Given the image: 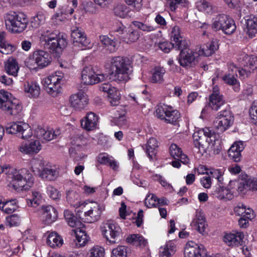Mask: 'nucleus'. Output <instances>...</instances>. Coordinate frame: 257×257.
<instances>
[{"instance_id": "59", "label": "nucleus", "mask_w": 257, "mask_h": 257, "mask_svg": "<svg viewBox=\"0 0 257 257\" xmlns=\"http://www.w3.org/2000/svg\"><path fill=\"white\" fill-rule=\"evenodd\" d=\"M160 203V200L153 193L149 194L145 199V205L148 208L156 207Z\"/></svg>"}, {"instance_id": "14", "label": "nucleus", "mask_w": 257, "mask_h": 257, "mask_svg": "<svg viewBox=\"0 0 257 257\" xmlns=\"http://www.w3.org/2000/svg\"><path fill=\"white\" fill-rule=\"evenodd\" d=\"M179 57V62L183 67H192L198 63L199 57L196 49L192 50L188 48L181 49Z\"/></svg>"}, {"instance_id": "37", "label": "nucleus", "mask_w": 257, "mask_h": 257, "mask_svg": "<svg viewBox=\"0 0 257 257\" xmlns=\"http://www.w3.org/2000/svg\"><path fill=\"white\" fill-rule=\"evenodd\" d=\"M58 175V171L47 164L42 172L40 174L39 177L45 180L53 181L57 178Z\"/></svg>"}, {"instance_id": "54", "label": "nucleus", "mask_w": 257, "mask_h": 257, "mask_svg": "<svg viewBox=\"0 0 257 257\" xmlns=\"http://www.w3.org/2000/svg\"><path fill=\"white\" fill-rule=\"evenodd\" d=\"M71 144L74 147L82 149L89 144V141L83 136H77L73 139Z\"/></svg>"}, {"instance_id": "62", "label": "nucleus", "mask_w": 257, "mask_h": 257, "mask_svg": "<svg viewBox=\"0 0 257 257\" xmlns=\"http://www.w3.org/2000/svg\"><path fill=\"white\" fill-rule=\"evenodd\" d=\"M76 239L80 246L84 245L88 241V236L84 231L79 230L75 232Z\"/></svg>"}, {"instance_id": "41", "label": "nucleus", "mask_w": 257, "mask_h": 257, "mask_svg": "<svg viewBox=\"0 0 257 257\" xmlns=\"http://www.w3.org/2000/svg\"><path fill=\"white\" fill-rule=\"evenodd\" d=\"M213 194L219 199L230 200L233 197V194L229 189L221 186L215 188Z\"/></svg>"}, {"instance_id": "20", "label": "nucleus", "mask_w": 257, "mask_h": 257, "mask_svg": "<svg viewBox=\"0 0 257 257\" xmlns=\"http://www.w3.org/2000/svg\"><path fill=\"white\" fill-rule=\"evenodd\" d=\"M42 149V145L38 140H31L22 143L18 147V150L23 155L33 156L38 154Z\"/></svg>"}, {"instance_id": "46", "label": "nucleus", "mask_w": 257, "mask_h": 257, "mask_svg": "<svg viewBox=\"0 0 257 257\" xmlns=\"http://www.w3.org/2000/svg\"><path fill=\"white\" fill-rule=\"evenodd\" d=\"M18 133L22 135L23 139H28L33 135V132L30 126L27 123L19 121Z\"/></svg>"}, {"instance_id": "39", "label": "nucleus", "mask_w": 257, "mask_h": 257, "mask_svg": "<svg viewBox=\"0 0 257 257\" xmlns=\"http://www.w3.org/2000/svg\"><path fill=\"white\" fill-rule=\"evenodd\" d=\"M176 251V246L172 241L167 242L160 248L159 257H170Z\"/></svg>"}, {"instance_id": "38", "label": "nucleus", "mask_w": 257, "mask_h": 257, "mask_svg": "<svg viewBox=\"0 0 257 257\" xmlns=\"http://www.w3.org/2000/svg\"><path fill=\"white\" fill-rule=\"evenodd\" d=\"M170 37L171 40L174 42L173 44L179 49H181L183 46H184L185 42L180 34V29L178 26H174L172 27Z\"/></svg>"}, {"instance_id": "16", "label": "nucleus", "mask_w": 257, "mask_h": 257, "mask_svg": "<svg viewBox=\"0 0 257 257\" xmlns=\"http://www.w3.org/2000/svg\"><path fill=\"white\" fill-rule=\"evenodd\" d=\"M190 225L194 227L200 234L202 235L207 234L208 224L204 213L201 210H196L191 221Z\"/></svg>"}, {"instance_id": "63", "label": "nucleus", "mask_w": 257, "mask_h": 257, "mask_svg": "<svg viewBox=\"0 0 257 257\" xmlns=\"http://www.w3.org/2000/svg\"><path fill=\"white\" fill-rule=\"evenodd\" d=\"M224 171L222 169L210 168L209 175H211L212 177L216 179L220 183H222L223 180L222 177Z\"/></svg>"}, {"instance_id": "40", "label": "nucleus", "mask_w": 257, "mask_h": 257, "mask_svg": "<svg viewBox=\"0 0 257 257\" xmlns=\"http://www.w3.org/2000/svg\"><path fill=\"white\" fill-rule=\"evenodd\" d=\"M19 69L18 63L14 59H9L5 64V71L10 75L17 77Z\"/></svg>"}, {"instance_id": "26", "label": "nucleus", "mask_w": 257, "mask_h": 257, "mask_svg": "<svg viewBox=\"0 0 257 257\" xmlns=\"http://www.w3.org/2000/svg\"><path fill=\"white\" fill-rule=\"evenodd\" d=\"M24 91L30 98H37L41 92L39 83L36 81H26L24 83Z\"/></svg>"}, {"instance_id": "24", "label": "nucleus", "mask_w": 257, "mask_h": 257, "mask_svg": "<svg viewBox=\"0 0 257 257\" xmlns=\"http://www.w3.org/2000/svg\"><path fill=\"white\" fill-rule=\"evenodd\" d=\"M40 217L44 224L50 225L57 219L58 212L57 210L52 206L43 207Z\"/></svg>"}, {"instance_id": "22", "label": "nucleus", "mask_w": 257, "mask_h": 257, "mask_svg": "<svg viewBox=\"0 0 257 257\" xmlns=\"http://www.w3.org/2000/svg\"><path fill=\"white\" fill-rule=\"evenodd\" d=\"M225 103L223 96L220 93L219 87L215 85L209 96L208 105L212 109L218 110Z\"/></svg>"}, {"instance_id": "28", "label": "nucleus", "mask_w": 257, "mask_h": 257, "mask_svg": "<svg viewBox=\"0 0 257 257\" xmlns=\"http://www.w3.org/2000/svg\"><path fill=\"white\" fill-rule=\"evenodd\" d=\"M243 149V142L237 141L234 142L228 151L229 157L235 162H239L241 157V152Z\"/></svg>"}, {"instance_id": "18", "label": "nucleus", "mask_w": 257, "mask_h": 257, "mask_svg": "<svg viewBox=\"0 0 257 257\" xmlns=\"http://www.w3.org/2000/svg\"><path fill=\"white\" fill-rule=\"evenodd\" d=\"M35 133L37 138L41 139L43 142L50 141L57 138L61 134L59 128L54 130L52 128L43 127L40 125L35 128Z\"/></svg>"}, {"instance_id": "35", "label": "nucleus", "mask_w": 257, "mask_h": 257, "mask_svg": "<svg viewBox=\"0 0 257 257\" xmlns=\"http://www.w3.org/2000/svg\"><path fill=\"white\" fill-rule=\"evenodd\" d=\"M47 163L42 159L38 158H33L30 162L31 170L36 175L40 176Z\"/></svg>"}, {"instance_id": "8", "label": "nucleus", "mask_w": 257, "mask_h": 257, "mask_svg": "<svg viewBox=\"0 0 257 257\" xmlns=\"http://www.w3.org/2000/svg\"><path fill=\"white\" fill-rule=\"evenodd\" d=\"M51 60V57L47 52L37 50L26 59L25 65L31 70H37L48 66Z\"/></svg>"}, {"instance_id": "1", "label": "nucleus", "mask_w": 257, "mask_h": 257, "mask_svg": "<svg viewBox=\"0 0 257 257\" xmlns=\"http://www.w3.org/2000/svg\"><path fill=\"white\" fill-rule=\"evenodd\" d=\"M193 139L195 147L201 153L211 150L218 153L222 149V142L219 136L207 127L195 131Z\"/></svg>"}, {"instance_id": "25", "label": "nucleus", "mask_w": 257, "mask_h": 257, "mask_svg": "<svg viewBox=\"0 0 257 257\" xmlns=\"http://www.w3.org/2000/svg\"><path fill=\"white\" fill-rule=\"evenodd\" d=\"M195 49L199 58L201 56L209 57L218 49V45L217 42L212 41L206 44L197 46Z\"/></svg>"}, {"instance_id": "29", "label": "nucleus", "mask_w": 257, "mask_h": 257, "mask_svg": "<svg viewBox=\"0 0 257 257\" xmlns=\"http://www.w3.org/2000/svg\"><path fill=\"white\" fill-rule=\"evenodd\" d=\"M6 109L3 110L9 115L17 117L20 115L22 111V105L20 101L16 98H14L9 102V104L6 105Z\"/></svg>"}, {"instance_id": "30", "label": "nucleus", "mask_w": 257, "mask_h": 257, "mask_svg": "<svg viewBox=\"0 0 257 257\" xmlns=\"http://www.w3.org/2000/svg\"><path fill=\"white\" fill-rule=\"evenodd\" d=\"M142 147L150 160L155 158L157 154V149L159 147L158 142L156 138H150L146 144L142 145Z\"/></svg>"}, {"instance_id": "43", "label": "nucleus", "mask_w": 257, "mask_h": 257, "mask_svg": "<svg viewBox=\"0 0 257 257\" xmlns=\"http://www.w3.org/2000/svg\"><path fill=\"white\" fill-rule=\"evenodd\" d=\"M16 49L15 46L7 43L5 40V34L0 33V52L4 54H10Z\"/></svg>"}, {"instance_id": "32", "label": "nucleus", "mask_w": 257, "mask_h": 257, "mask_svg": "<svg viewBox=\"0 0 257 257\" xmlns=\"http://www.w3.org/2000/svg\"><path fill=\"white\" fill-rule=\"evenodd\" d=\"M245 31L250 37H253L257 33V17L253 15L247 16L245 19Z\"/></svg>"}, {"instance_id": "64", "label": "nucleus", "mask_w": 257, "mask_h": 257, "mask_svg": "<svg viewBox=\"0 0 257 257\" xmlns=\"http://www.w3.org/2000/svg\"><path fill=\"white\" fill-rule=\"evenodd\" d=\"M251 122L257 125V100L253 102L249 110Z\"/></svg>"}, {"instance_id": "53", "label": "nucleus", "mask_w": 257, "mask_h": 257, "mask_svg": "<svg viewBox=\"0 0 257 257\" xmlns=\"http://www.w3.org/2000/svg\"><path fill=\"white\" fill-rule=\"evenodd\" d=\"M20 217L16 214L8 216L6 218L5 224L9 227L17 226L20 225Z\"/></svg>"}, {"instance_id": "57", "label": "nucleus", "mask_w": 257, "mask_h": 257, "mask_svg": "<svg viewBox=\"0 0 257 257\" xmlns=\"http://www.w3.org/2000/svg\"><path fill=\"white\" fill-rule=\"evenodd\" d=\"M11 96V93L8 91L0 90V108L3 110L6 109V105L9 104Z\"/></svg>"}, {"instance_id": "55", "label": "nucleus", "mask_w": 257, "mask_h": 257, "mask_svg": "<svg viewBox=\"0 0 257 257\" xmlns=\"http://www.w3.org/2000/svg\"><path fill=\"white\" fill-rule=\"evenodd\" d=\"M66 19V17L63 16L59 12H56L51 16L49 22L52 26H58Z\"/></svg>"}, {"instance_id": "21", "label": "nucleus", "mask_w": 257, "mask_h": 257, "mask_svg": "<svg viewBox=\"0 0 257 257\" xmlns=\"http://www.w3.org/2000/svg\"><path fill=\"white\" fill-rule=\"evenodd\" d=\"M66 200L68 203L74 208L76 214L86 202L82 199L80 193L74 190H69L66 192Z\"/></svg>"}, {"instance_id": "2", "label": "nucleus", "mask_w": 257, "mask_h": 257, "mask_svg": "<svg viewBox=\"0 0 257 257\" xmlns=\"http://www.w3.org/2000/svg\"><path fill=\"white\" fill-rule=\"evenodd\" d=\"M39 39L44 47L55 53H61L67 45L65 36L57 30H45L41 32Z\"/></svg>"}, {"instance_id": "17", "label": "nucleus", "mask_w": 257, "mask_h": 257, "mask_svg": "<svg viewBox=\"0 0 257 257\" xmlns=\"http://www.w3.org/2000/svg\"><path fill=\"white\" fill-rule=\"evenodd\" d=\"M70 106L76 110L85 108L89 102L88 95L83 91H80L70 95L69 99Z\"/></svg>"}, {"instance_id": "52", "label": "nucleus", "mask_w": 257, "mask_h": 257, "mask_svg": "<svg viewBox=\"0 0 257 257\" xmlns=\"http://www.w3.org/2000/svg\"><path fill=\"white\" fill-rule=\"evenodd\" d=\"M64 214L65 220L70 226L75 227L79 224V222L78 221L76 217L70 211L68 210H65Z\"/></svg>"}, {"instance_id": "45", "label": "nucleus", "mask_w": 257, "mask_h": 257, "mask_svg": "<svg viewBox=\"0 0 257 257\" xmlns=\"http://www.w3.org/2000/svg\"><path fill=\"white\" fill-rule=\"evenodd\" d=\"M18 208V202L16 199L5 201L1 206V210L4 213L11 214L15 211Z\"/></svg>"}, {"instance_id": "23", "label": "nucleus", "mask_w": 257, "mask_h": 257, "mask_svg": "<svg viewBox=\"0 0 257 257\" xmlns=\"http://www.w3.org/2000/svg\"><path fill=\"white\" fill-rule=\"evenodd\" d=\"M244 238V234L241 231H233L225 233L223 236L224 242L230 246L241 245Z\"/></svg>"}, {"instance_id": "19", "label": "nucleus", "mask_w": 257, "mask_h": 257, "mask_svg": "<svg viewBox=\"0 0 257 257\" xmlns=\"http://www.w3.org/2000/svg\"><path fill=\"white\" fill-rule=\"evenodd\" d=\"M206 251L203 245L189 241L184 248V257H204Z\"/></svg>"}, {"instance_id": "60", "label": "nucleus", "mask_w": 257, "mask_h": 257, "mask_svg": "<svg viewBox=\"0 0 257 257\" xmlns=\"http://www.w3.org/2000/svg\"><path fill=\"white\" fill-rule=\"evenodd\" d=\"M111 257H127V248L123 245L118 246L111 251Z\"/></svg>"}, {"instance_id": "13", "label": "nucleus", "mask_w": 257, "mask_h": 257, "mask_svg": "<svg viewBox=\"0 0 257 257\" xmlns=\"http://www.w3.org/2000/svg\"><path fill=\"white\" fill-rule=\"evenodd\" d=\"M233 116L229 110L220 111L214 121V126L220 132L227 130L233 123Z\"/></svg>"}, {"instance_id": "4", "label": "nucleus", "mask_w": 257, "mask_h": 257, "mask_svg": "<svg viewBox=\"0 0 257 257\" xmlns=\"http://www.w3.org/2000/svg\"><path fill=\"white\" fill-rule=\"evenodd\" d=\"M111 69L114 72V80L125 82L130 79L132 67L127 58L116 56L111 58Z\"/></svg>"}, {"instance_id": "5", "label": "nucleus", "mask_w": 257, "mask_h": 257, "mask_svg": "<svg viewBox=\"0 0 257 257\" xmlns=\"http://www.w3.org/2000/svg\"><path fill=\"white\" fill-rule=\"evenodd\" d=\"M105 209L104 204L95 201L86 200L76 214L78 217L88 223H92L98 221Z\"/></svg>"}, {"instance_id": "12", "label": "nucleus", "mask_w": 257, "mask_h": 257, "mask_svg": "<svg viewBox=\"0 0 257 257\" xmlns=\"http://www.w3.org/2000/svg\"><path fill=\"white\" fill-rule=\"evenodd\" d=\"M101 231L103 236L106 239L112 243H115L122 234L119 226L113 222H108L101 227Z\"/></svg>"}, {"instance_id": "47", "label": "nucleus", "mask_w": 257, "mask_h": 257, "mask_svg": "<svg viewBox=\"0 0 257 257\" xmlns=\"http://www.w3.org/2000/svg\"><path fill=\"white\" fill-rule=\"evenodd\" d=\"M196 7L198 11L207 14H211L214 11L213 6L205 0H199L197 2Z\"/></svg>"}, {"instance_id": "31", "label": "nucleus", "mask_w": 257, "mask_h": 257, "mask_svg": "<svg viewBox=\"0 0 257 257\" xmlns=\"http://www.w3.org/2000/svg\"><path fill=\"white\" fill-rule=\"evenodd\" d=\"M126 242L140 248L148 247V240L140 234H132L127 236L125 238Z\"/></svg>"}, {"instance_id": "11", "label": "nucleus", "mask_w": 257, "mask_h": 257, "mask_svg": "<svg viewBox=\"0 0 257 257\" xmlns=\"http://www.w3.org/2000/svg\"><path fill=\"white\" fill-rule=\"evenodd\" d=\"M108 75L106 73L95 71L91 67L83 68L81 73V82L84 85H93L107 79Z\"/></svg>"}, {"instance_id": "49", "label": "nucleus", "mask_w": 257, "mask_h": 257, "mask_svg": "<svg viewBox=\"0 0 257 257\" xmlns=\"http://www.w3.org/2000/svg\"><path fill=\"white\" fill-rule=\"evenodd\" d=\"M104 248L100 245H95L88 250L86 257H104Z\"/></svg>"}, {"instance_id": "36", "label": "nucleus", "mask_w": 257, "mask_h": 257, "mask_svg": "<svg viewBox=\"0 0 257 257\" xmlns=\"http://www.w3.org/2000/svg\"><path fill=\"white\" fill-rule=\"evenodd\" d=\"M170 154L175 159H180V161L184 164H187L189 160L188 157L182 153V151L176 144H172L170 147Z\"/></svg>"}, {"instance_id": "44", "label": "nucleus", "mask_w": 257, "mask_h": 257, "mask_svg": "<svg viewBox=\"0 0 257 257\" xmlns=\"http://www.w3.org/2000/svg\"><path fill=\"white\" fill-rule=\"evenodd\" d=\"M165 72L166 71L163 67H155L152 70L150 81L153 83H162L164 80L163 77Z\"/></svg>"}, {"instance_id": "27", "label": "nucleus", "mask_w": 257, "mask_h": 257, "mask_svg": "<svg viewBox=\"0 0 257 257\" xmlns=\"http://www.w3.org/2000/svg\"><path fill=\"white\" fill-rule=\"evenodd\" d=\"M98 123V117L94 113L90 112L82 119L81 124L82 128L86 131H93L97 127Z\"/></svg>"}, {"instance_id": "48", "label": "nucleus", "mask_w": 257, "mask_h": 257, "mask_svg": "<svg viewBox=\"0 0 257 257\" xmlns=\"http://www.w3.org/2000/svg\"><path fill=\"white\" fill-rule=\"evenodd\" d=\"M42 199L41 194L37 191H33L32 197L27 199V204L28 206L37 207L41 203Z\"/></svg>"}, {"instance_id": "61", "label": "nucleus", "mask_w": 257, "mask_h": 257, "mask_svg": "<svg viewBox=\"0 0 257 257\" xmlns=\"http://www.w3.org/2000/svg\"><path fill=\"white\" fill-rule=\"evenodd\" d=\"M170 9L171 11H175L177 7L181 6L185 7L188 5L187 0H168Z\"/></svg>"}, {"instance_id": "42", "label": "nucleus", "mask_w": 257, "mask_h": 257, "mask_svg": "<svg viewBox=\"0 0 257 257\" xmlns=\"http://www.w3.org/2000/svg\"><path fill=\"white\" fill-rule=\"evenodd\" d=\"M99 40L110 53L114 52L116 50L117 44L114 39H112L106 35H101L99 36Z\"/></svg>"}, {"instance_id": "50", "label": "nucleus", "mask_w": 257, "mask_h": 257, "mask_svg": "<svg viewBox=\"0 0 257 257\" xmlns=\"http://www.w3.org/2000/svg\"><path fill=\"white\" fill-rule=\"evenodd\" d=\"M107 97L111 105L116 106L119 103L120 94L115 87L112 86L111 90L107 95Z\"/></svg>"}, {"instance_id": "6", "label": "nucleus", "mask_w": 257, "mask_h": 257, "mask_svg": "<svg viewBox=\"0 0 257 257\" xmlns=\"http://www.w3.org/2000/svg\"><path fill=\"white\" fill-rule=\"evenodd\" d=\"M5 21L7 29L15 34L25 31L28 24V18L25 14L13 11L6 14Z\"/></svg>"}, {"instance_id": "58", "label": "nucleus", "mask_w": 257, "mask_h": 257, "mask_svg": "<svg viewBox=\"0 0 257 257\" xmlns=\"http://www.w3.org/2000/svg\"><path fill=\"white\" fill-rule=\"evenodd\" d=\"M128 9L125 5H117L114 9V14L121 18H124L128 15Z\"/></svg>"}, {"instance_id": "51", "label": "nucleus", "mask_w": 257, "mask_h": 257, "mask_svg": "<svg viewBox=\"0 0 257 257\" xmlns=\"http://www.w3.org/2000/svg\"><path fill=\"white\" fill-rule=\"evenodd\" d=\"M46 21V15L43 12H39L31 19V25L34 28H38L44 24Z\"/></svg>"}, {"instance_id": "10", "label": "nucleus", "mask_w": 257, "mask_h": 257, "mask_svg": "<svg viewBox=\"0 0 257 257\" xmlns=\"http://www.w3.org/2000/svg\"><path fill=\"white\" fill-rule=\"evenodd\" d=\"M156 115L164 122L172 124H176L181 119V114L178 110L164 104L158 106Z\"/></svg>"}, {"instance_id": "15", "label": "nucleus", "mask_w": 257, "mask_h": 257, "mask_svg": "<svg viewBox=\"0 0 257 257\" xmlns=\"http://www.w3.org/2000/svg\"><path fill=\"white\" fill-rule=\"evenodd\" d=\"M71 37L73 44L75 47L80 48L91 47L89 39L87 38L83 30L80 28L75 27L72 30Z\"/></svg>"}, {"instance_id": "3", "label": "nucleus", "mask_w": 257, "mask_h": 257, "mask_svg": "<svg viewBox=\"0 0 257 257\" xmlns=\"http://www.w3.org/2000/svg\"><path fill=\"white\" fill-rule=\"evenodd\" d=\"M9 172L12 179L9 186L14 190L17 191L27 190L33 186L34 177L28 169L23 168L18 170L10 168Z\"/></svg>"}, {"instance_id": "34", "label": "nucleus", "mask_w": 257, "mask_h": 257, "mask_svg": "<svg viewBox=\"0 0 257 257\" xmlns=\"http://www.w3.org/2000/svg\"><path fill=\"white\" fill-rule=\"evenodd\" d=\"M97 160L98 163L102 165H108L113 170H117L118 168L117 162L113 157L110 156L106 153H102L99 154L97 157Z\"/></svg>"}, {"instance_id": "56", "label": "nucleus", "mask_w": 257, "mask_h": 257, "mask_svg": "<svg viewBox=\"0 0 257 257\" xmlns=\"http://www.w3.org/2000/svg\"><path fill=\"white\" fill-rule=\"evenodd\" d=\"M133 24L136 28L145 32H151L155 30V28L154 26L147 23L134 21Z\"/></svg>"}, {"instance_id": "9", "label": "nucleus", "mask_w": 257, "mask_h": 257, "mask_svg": "<svg viewBox=\"0 0 257 257\" xmlns=\"http://www.w3.org/2000/svg\"><path fill=\"white\" fill-rule=\"evenodd\" d=\"M212 28L215 31L222 30L225 34L230 35L236 30L234 20L226 15H219L213 18Z\"/></svg>"}, {"instance_id": "7", "label": "nucleus", "mask_w": 257, "mask_h": 257, "mask_svg": "<svg viewBox=\"0 0 257 257\" xmlns=\"http://www.w3.org/2000/svg\"><path fill=\"white\" fill-rule=\"evenodd\" d=\"M64 74L61 71H56L44 77L41 83L47 92L52 97H56L61 93V82Z\"/></svg>"}, {"instance_id": "33", "label": "nucleus", "mask_w": 257, "mask_h": 257, "mask_svg": "<svg viewBox=\"0 0 257 257\" xmlns=\"http://www.w3.org/2000/svg\"><path fill=\"white\" fill-rule=\"evenodd\" d=\"M46 243L50 247L55 248L59 247L63 244V240L62 237L57 232H48L47 233Z\"/></svg>"}]
</instances>
